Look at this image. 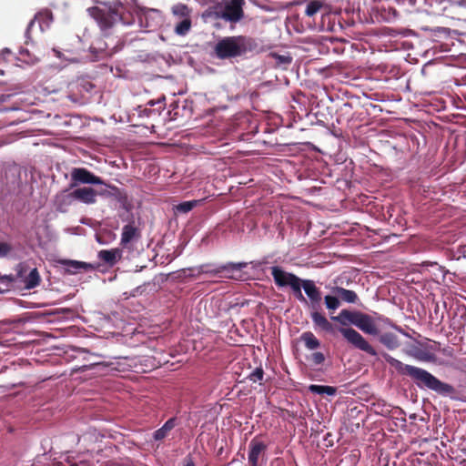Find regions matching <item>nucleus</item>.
<instances>
[{"mask_svg":"<svg viewBox=\"0 0 466 466\" xmlns=\"http://www.w3.org/2000/svg\"><path fill=\"white\" fill-rule=\"evenodd\" d=\"M299 340L304 343L305 348L309 350H315L321 345L319 339L311 331L303 332Z\"/></svg>","mask_w":466,"mask_h":466,"instance_id":"393cba45","label":"nucleus"},{"mask_svg":"<svg viewBox=\"0 0 466 466\" xmlns=\"http://www.w3.org/2000/svg\"><path fill=\"white\" fill-rule=\"evenodd\" d=\"M23 277V266L19 265L16 275H2L0 273V294L9 291L18 278Z\"/></svg>","mask_w":466,"mask_h":466,"instance_id":"6ab92c4d","label":"nucleus"},{"mask_svg":"<svg viewBox=\"0 0 466 466\" xmlns=\"http://www.w3.org/2000/svg\"><path fill=\"white\" fill-rule=\"evenodd\" d=\"M170 107L172 108V111L174 112V116H184L186 113L188 115L191 114V106L190 104L187 102V100H182V101H176L170 105Z\"/></svg>","mask_w":466,"mask_h":466,"instance_id":"bb28decb","label":"nucleus"},{"mask_svg":"<svg viewBox=\"0 0 466 466\" xmlns=\"http://www.w3.org/2000/svg\"><path fill=\"white\" fill-rule=\"evenodd\" d=\"M270 270L274 282L279 288L289 287L298 279H299V277H298L297 275L291 272L285 271L279 266H273L270 268Z\"/></svg>","mask_w":466,"mask_h":466,"instance_id":"f8f14e48","label":"nucleus"},{"mask_svg":"<svg viewBox=\"0 0 466 466\" xmlns=\"http://www.w3.org/2000/svg\"><path fill=\"white\" fill-rule=\"evenodd\" d=\"M332 293L338 295L343 301L347 303H356L358 295L355 291L336 286L332 289Z\"/></svg>","mask_w":466,"mask_h":466,"instance_id":"a878e982","label":"nucleus"},{"mask_svg":"<svg viewBox=\"0 0 466 466\" xmlns=\"http://www.w3.org/2000/svg\"><path fill=\"white\" fill-rule=\"evenodd\" d=\"M103 319L105 320V322H106L108 324L111 322V317L108 315H104Z\"/></svg>","mask_w":466,"mask_h":466,"instance_id":"8fccbe9b","label":"nucleus"},{"mask_svg":"<svg viewBox=\"0 0 466 466\" xmlns=\"http://www.w3.org/2000/svg\"><path fill=\"white\" fill-rule=\"evenodd\" d=\"M162 23L161 13L157 9H145L139 15V24L147 31H153Z\"/></svg>","mask_w":466,"mask_h":466,"instance_id":"9b49d317","label":"nucleus"},{"mask_svg":"<svg viewBox=\"0 0 466 466\" xmlns=\"http://www.w3.org/2000/svg\"><path fill=\"white\" fill-rule=\"evenodd\" d=\"M96 241H97L98 243H100V244H105V242H104V241H102L101 238H100L99 236H97V235L96 236Z\"/></svg>","mask_w":466,"mask_h":466,"instance_id":"603ef678","label":"nucleus"},{"mask_svg":"<svg viewBox=\"0 0 466 466\" xmlns=\"http://www.w3.org/2000/svg\"><path fill=\"white\" fill-rule=\"evenodd\" d=\"M264 370L261 367L256 368L249 375L248 379L250 381L256 383L263 380Z\"/></svg>","mask_w":466,"mask_h":466,"instance_id":"ea45409f","label":"nucleus"},{"mask_svg":"<svg viewBox=\"0 0 466 466\" xmlns=\"http://www.w3.org/2000/svg\"><path fill=\"white\" fill-rule=\"evenodd\" d=\"M81 223L86 225V220H84V219L81 220Z\"/></svg>","mask_w":466,"mask_h":466,"instance_id":"e2e57ef3","label":"nucleus"},{"mask_svg":"<svg viewBox=\"0 0 466 466\" xmlns=\"http://www.w3.org/2000/svg\"><path fill=\"white\" fill-rule=\"evenodd\" d=\"M137 235V228L134 225H132V224L125 225L122 228L121 245L122 246L127 245L135 238V237Z\"/></svg>","mask_w":466,"mask_h":466,"instance_id":"c756f323","label":"nucleus"},{"mask_svg":"<svg viewBox=\"0 0 466 466\" xmlns=\"http://www.w3.org/2000/svg\"><path fill=\"white\" fill-rule=\"evenodd\" d=\"M332 135H333L334 137H339L340 136L339 134H337V133H335V132H332Z\"/></svg>","mask_w":466,"mask_h":466,"instance_id":"13d9d810","label":"nucleus"},{"mask_svg":"<svg viewBox=\"0 0 466 466\" xmlns=\"http://www.w3.org/2000/svg\"><path fill=\"white\" fill-rule=\"evenodd\" d=\"M164 107V106H159L157 108H149L139 106L137 111L139 117H151L152 116H159Z\"/></svg>","mask_w":466,"mask_h":466,"instance_id":"2f4dec72","label":"nucleus"},{"mask_svg":"<svg viewBox=\"0 0 466 466\" xmlns=\"http://www.w3.org/2000/svg\"><path fill=\"white\" fill-rule=\"evenodd\" d=\"M339 296L335 294L333 295H326L324 297V303L326 308L330 310H336L340 306Z\"/></svg>","mask_w":466,"mask_h":466,"instance_id":"c9c22d12","label":"nucleus"},{"mask_svg":"<svg viewBox=\"0 0 466 466\" xmlns=\"http://www.w3.org/2000/svg\"><path fill=\"white\" fill-rule=\"evenodd\" d=\"M86 85H88V86H89L90 88H92V87H93V85H92L91 83H86Z\"/></svg>","mask_w":466,"mask_h":466,"instance_id":"052dcab7","label":"nucleus"},{"mask_svg":"<svg viewBox=\"0 0 466 466\" xmlns=\"http://www.w3.org/2000/svg\"><path fill=\"white\" fill-rule=\"evenodd\" d=\"M95 3L101 5L89 7L86 9L88 15L97 24L103 36H109L113 34V28L121 23L123 25L130 26L134 24V17L125 14V5L120 0L112 2H103L94 0Z\"/></svg>","mask_w":466,"mask_h":466,"instance_id":"f03ea898","label":"nucleus"},{"mask_svg":"<svg viewBox=\"0 0 466 466\" xmlns=\"http://www.w3.org/2000/svg\"><path fill=\"white\" fill-rule=\"evenodd\" d=\"M381 356L390 366L394 367L399 373L412 379L419 389L431 390L442 397L455 399V388L449 383L440 380L428 370L416 366L404 364L385 352L381 353Z\"/></svg>","mask_w":466,"mask_h":466,"instance_id":"f257e3e1","label":"nucleus"},{"mask_svg":"<svg viewBox=\"0 0 466 466\" xmlns=\"http://www.w3.org/2000/svg\"><path fill=\"white\" fill-rule=\"evenodd\" d=\"M200 200H189L179 203L175 207V209L178 213L187 214L191 211L195 207L198 205Z\"/></svg>","mask_w":466,"mask_h":466,"instance_id":"72a5a7b5","label":"nucleus"},{"mask_svg":"<svg viewBox=\"0 0 466 466\" xmlns=\"http://www.w3.org/2000/svg\"><path fill=\"white\" fill-rule=\"evenodd\" d=\"M276 64L279 66L287 67L292 62V57L289 55H279L277 53H270Z\"/></svg>","mask_w":466,"mask_h":466,"instance_id":"f704fd0d","label":"nucleus"},{"mask_svg":"<svg viewBox=\"0 0 466 466\" xmlns=\"http://www.w3.org/2000/svg\"><path fill=\"white\" fill-rule=\"evenodd\" d=\"M3 53H4V54H10V53H11V51H10L8 48H5V49L3 50Z\"/></svg>","mask_w":466,"mask_h":466,"instance_id":"5fc2aeb1","label":"nucleus"},{"mask_svg":"<svg viewBox=\"0 0 466 466\" xmlns=\"http://www.w3.org/2000/svg\"><path fill=\"white\" fill-rule=\"evenodd\" d=\"M324 394L328 396H334L337 393V389L332 386L324 385Z\"/></svg>","mask_w":466,"mask_h":466,"instance_id":"a18cd8bd","label":"nucleus"},{"mask_svg":"<svg viewBox=\"0 0 466 466\" xmlns=\"http://www.w3.org/2000/svg\"><path fill=\"white\" fill-rule=\"evenodd\" d=\"M76 201L74 192L69 189H65L58 192L54 200L56 210L60 213H66L68 211L69 207Z\"/></svg>","mask_w":466,"mask_h":466,"instance_id":"ddd939ff","label":"nucleus"},{"mask_svg":"<svg viewBox=\"0 0 466 466\" xmlns=\"http://www.w3.org/2000/svg\"><path fill=\"white\" fill-rule=\"evenodd\" d=\"M177 417H172L168 419L162 427L157 429L153 432L152 438L156 441H161L166 437H167L168 433L177 425Z\"/></svg>","mask_w":466,"mask_h":466,"instance_id":"aec40b11","label":"nucleus"},{"mask_svg":"<svg viewBox=\"0 0 466 466\" xmlns=\"http://www.w3.org/2000/svg\"><path fill=\"white\" fill-rule=\"evenodd\" d=\"M248 460L249 466H258L259 456L266 451L267 444L257 438H253L248 444Z\"/></svg>","mask_w":466,"mask_h":466,"instance_id":"2eb2a0df","label":"nucleus"},{"mask_svg":"<svg viewBox=\"0 0 466 466\" xmlns=\"http://www.w3.org/2000/svg\"><path fill=\"white\" fill-rule=\"evenodd\" d=\"M190 28H191V20H190V18L186 17L177 24L174 31L177 35L184 36L189 32Z\"/></svg>","mask_w":466,"mask_h":466,"instance_id":"473e14b6","label":"nucleus"},{"mask_svg":"<svg viewBox=\"0 0 466 466\" xmlns=\"http://www.w3.org/2000/svg\"><path fill=\"white\" fill-rule=\"evenodd\" d=\"M400 332H401L404 336H409L408 333L404 332L401 329H397Z\"/></svg>","mask_w":466,"mask_h":466,"instance_id":"6e6d98bb","label":"nucleus"},{"mask_svg":"<svg viewBox=\"0 0 466 466\" xmlns=\"http://www.w3.org/2000/svg\"><path fill=\"white\" fill-rule=\"evenodd\" d=\"M306 279H298L293 284L289 286L292 294L296 299H298L301 303H308L307 298L302 293V289L304 290V281Z\"/></svg>","mask_w":466,"mask_h":466,"instance_id":"c85d7f7f","label":"nucleus"},{"mask_svg":"<svg viewBox=\"0 0 466 466\" xmlns=\"http://www.w3.org/2000/svg\"><path fill=\"white\" fill-rule=\"evenodd\" d=\"M458 5H461V6H465L466 7V0H460V1H458Z\"/></svg>","mask_w":466,"mask_h":466,"instance_id":"3c124183","label":"nucleus"},{"mask_svg":"<svg viewBox=\"0 0 466 466\" xmlns=\"http://www.w3.org/2000/svg\"><path fill=\"white\" fill-rule=\"evenodd\" d=\"M22 266L24 270L25 267L24 265ZM20 279L24 284L25 289L28 290L36 288L41 281V277L36 268L30 269L26 276L23 275V277Z\"/></svg>","mask_w":466,"mask_h":466,"instance_id":"4be33fe9","label":"nucleus"},{"mask_svg":"<svg viewBox=\"0 0 466 466\" xmlns=\"http://www.w3.org/2000/svg\"><path fill=\"white\" fill-rule=\"evenodd\" d=\"M255 41L247 36H226L219 39L214 47V55L218 59H230L242 56L255 50Z\"/></svg>","mask_w":466,"mask_h":466,"instance_id":"7ed1b4c3","label":"nucleus"},{"mask_svg":"<svg viewBox=\"0 0 466 466\" xmlns=\"http://www.w3.org/2000/svg\"><path fill=\"white\" fill-rule=\"evenodd\" d=\"M112 365L110 362H104V361H94L91 362L88 365H83L78 368V370L80 371H86V370H94L95 373H102L104 372L107 368H109Z\"/></svg>","mask_w":466,"mask_h":466,"instance_id":"7c9ffc66","label":"nucleus"},{"mask_svg":"<svg viewBox=\"0 0 466 466\" xmlns=\"http://www.w3.org/2000/svg\"><path fill=\"white\" fill-rule=\"evenodd\" d=\"M306 279H298L293 284L289 286L292 294L296 299H298L301 303H308L307 298L302 293V289L304 290V281Z\"/></svg>","mask_w":466,"mask_h":466,"instance_id":"cd10ccee","label":"nucleus"},{"mask_svg":"<svg viewBox=\"0 0 466 466\" xmlns=\"http://www.w3.org/2000/svg\"><path fill=\"white\" fill-rule=\"evenodd\" d=\"M438 309H439V306H438V305H436V307H435V310H434V311H435V314H437V313H438Z\"/></svg>","mask_w":466,"mask_h":466,"instance_id":"bf43d9fd","label":"nucleus"},{"mask_svg":"<svg viewBox=\"0 0 466 466\" xmlns=\"http://www.w3.org/2000/svg\"><path fill=\"white\" fill-rule=\"evenodd\" d=\"M35 20L39 21L40 30L44 31L46 27L49 26V24L52 21V14L49 11H46L43 13H38L37 15H35V18L32 19L27 25V27L25 32V44H28L31 40L30 31L32 27L35 25Z\"/></svg>","mask_w":466,"mask_h":466,"instance_id":"dca6fc26","label":"nucleus"},{"mask_svg":"<svg viewBox=\"0 0 466 466\" xmlns=\"http://www.w3.org/2000/svg\"><path fill=\"white\" fill-rule=\"evenodd\" d=\"M243 5L244 0H230L226 4L217 2L207 7L203 11L201 17L206 23H212L218 19L237 23L244 16Z\"/></svg>","mask_w":466,"mask_h":466,"instance_id":"20e7f679","label":"nucleus"},{"mask_svg":"<svg viewBox=\"0 0 466 466\" xmlns=\"http://www.w3.org/2000/svg\"><path fill=\"white\" fill-rule=\"evenodd\" d=\"M306 360L314 366H319L324 363L326 357L324 353L320 351L313 352L310 355L306 356Z\"/></svg>","mask_w":466,"mask_h":466,"instance_id":"e433bc0d","label":"nucleus"},{"mask_svg":"<svg viewBox=\"0 0 466 466\" xmlns=\"http://www.w3.org/2000/svg\"><path fill=\"white\" fill-rule=\"evenodd\" d=\"M106 46L107 45L106 43L99 41L97 43V46H95V44L91 45L90 51L92 53H102V52L106 51Z\"/></svg>","mask_w":466,"mask_h":466,"instance_id":"37998d69","label":"nucleus"},{"mask_svg":"<svg viewBox=\"0 0 466 466\" xmlns=\"http://www.w3.org/2000/svg\"><path fill=\"white\" fill-rule=\"evenodd\" d=\"M184 466H195V463L192 461V459L189 458L188 461L186 462V464Z\"/></svg>","mask_w":466,"mask_h":466,"instance_id":"09e8293b","label":"nucleus"},{"mask_svg":"<svg viewBox=\"0 0 466 466\" xmlns=\"http://www.w3.org/2000/svg\"><path fill=\"white\" fill-rule=\"evenodd\" d=\"M451 328L458 333L464 329L466 325V305L457 300L451 306Z\"/></svg>","mask_w":466,"mask_h":466,"instance_id":"1a4fd4ad","label":"nucleus"},{"mask_svg":"<svg viewBox=\"0 0 466 466\" xmlns=\"http://www.w3.org/2000/svg\"><path fill=\"white\" fill-rule=\"evenodd\" d=\"M77 466H93V462L88 460H80L77 462H75Z\"/></svg>","mask_w":466,"mask_h":466,"instance_id":"49530a36","label":"nucleus"},{"mask_svg":"<svg viewBox=\"0 0 466 466\" xmlns=\"http://www.w3.org/2000/svg\"><path fill=\"white\" fill-rule=\"evenodd\" d=\"M76 200L86 204L92 205L96 202L98 191L89 187H76L73 190Z\"/></svg>","mask_w":466,"mask_h":466,"instance_id":"f3484780","label":"nucleus"},{"mask_svg":"<svg viewBox=\"0 0 466 466\" xmlns=\"http://www.w3.org/2000/svg\"><path fill=\"white\" fill-rule=\"evenodd\" d=\"M379 341L390 350H394L400 346L398 336L392 332L380 334Z\"/></svg>","mask_w":466,"mask_h":466,"instance_id":"b1692460","label":"nucleus"},{"mask_svg":"<svg viewBox=\"0 0 466 466\" xmlns=\"http://www.w3.org/2000/svg\"><path fill=\"white\" fill-rule=\"evenodd\" d=\"M12 246L6 242L0 241V258H5L12 251Z\"/></svg>","mask_w":466,"mask_h":466,"instance_id":"79ce46f5","label":"nucleus"},{"mask_svg":"<svg viewBox=\"0 0 466 466\" xmlns=\"http://www.w3.org/2000/svg\"><path fill=\"white\" fill-rule=\"evenodd\" d=\"M360 313V311L342 309L338 316H332L331 319L340 323L342 326H346L348 323L356 326Z\"/></svg>","mask_w":466,"mask_h":466,"instance_id":"412c9836","label":"nucleus"},{"mask_svg":"<svg viewBox=\"0 0 466 466\" xmlns=\"http://www.w3.org/2000/svg\"><path fill=\"white\" fill-rule=\"evenodd\" d=\"M339 333L354 349L360 350L372 357L378 355L376 350L369 343V341L357 330L352 328H339Z\"/></svg>","mask_w":466,"mask_h":466,"instance_id":"423d86ee","label":"nucleus"},{"mask_svg":"<svg viewBox=\"0 0 466 466\" xmlns=\"http://www.w3.org/2000/svg\"><path fill=\"white\" fill-rule=\"evenodd\" d=\"M248 266L246 262H228L227 264H221L218 266L214 265H202L200 270L203 273L216 276L220 273H227V277L237 279L234 276L235 273L240 272L243 268Z\"/></svg>","mask_w":466,"mask_h":466,"instance_id":"6e6552de","label":"nucleus"},{"mask_svg":"<svg viewBox=\"0 0 466 466\" xmlns=\"http://www.w3.org/2000/svg\"><path fill=\"white\" fill-rule=\"evenodd\" d=\"M304 292L308 298V305L311 309L310 318L315 326L322 330L332 333L334 331L333 325L327 319L325 316L319 312L321 306L322 295L320 289L316 286L312 279H305Z\"/></svg>","mask_w":466,"mask_h":466,"instance_id":"39448f33","label":"nucleus"},{"mask_svg":"<svg viewBox=\"0 0 466 466\" xmlns=\"http://www.w3.org/2000/svg\"><path fill=\"white\" fill-rule=\"evenodd\" d=\"M358 329L369 335H379V329L376 327L373 319L365 313L360 312L356 323Z\"/></svg>","mask_w":466,"mask_h":466,"instance_id":"a211bd4d","label":"nucleus"},{"mask_svg":"<svg viewBox=\"0 0 466 466\" xmlns=\"http://www.w3.org/2000/svg\"><path fill=\"white\" fill-rule=\"evenodd\" d=\"M163 106L162 105V100L161 99H158V100H149L147 103V106H150L149 108H151L152 106Z\"/></svg>","mask_w":466,"mask_h":466,"instance_id":"de8ad7c7","label":"nucleus"},{"mask_svg":"<svg viewBox=\"0 0 466 466\" xmlns=\"http://www.w3.org/2000/svg\"><path fill=\"white\" fill-rule=\"evenodd\" d=\"M60 264L70 274H77L81 271L91 272L96 269L93 264L78 260L63 259L60 261Z\"/></svg>","mask_w":466,"mask_h":466,"instance_id":"4468645a","label":"nucleus"},{"mask_svg":"<svg viewBox=\"0 0 466 466\" xmlns=\"http://www.w3.org/2000/svg\"><path fill=\"white\" fill-rule=\"evenodd\" d=\"M320 7L321 3L319 1H311L310 3L308 4L305 13L308 16H313L318 13Z\"/></svg>","mask_w":466,"mask_h":466,"instance_id":"4c0bfd02","label":"nucleus"},{"mask_svg":"<svg viewBox=\"0 0 466 466\" xmlns=\"http://www.w3.org/2000/svg\"><path fill=\"white\" fill-rule=\"evenodd\" d=\"M69 98H70L72 101H74V98H73V96H69Z\"/></svg>","mask_w":466,"mask_h":466,"instance_id":"0e129e2a","label":"nucleus"},{"mask_svg":"<svg viewBox=\"0 0 466 466\" xmlns=\"http://www.w3.org/2000/svg\"><path fill=\"white\" fill-rule=\"evenodd\" d=\"M8 96H5V95H2V96H0V100L4 102V101H5V100H6V97H8Z\"/></svg>","mask_w":466,"mask_h":466,"instance_id":"864d4df0","label":"nucleus"},{"mask_svg":"<svg viewBox=\"0 0 466 466\" xmlns=\"http://www.w3.org/2000/svg\"><path fill=\"white\" fill-rule=\"evenodd\" d=\"M85 184L102 185L105 181L85 167H73L70 171L69 189Z\"/></svg>","mask_w":466,"mask_h":466,"instance_id":"0eeeda50","label":"nucleus"},{"mask_svg":"<svg viewBox=\"0 0 466 466\" xmlns=\"http://www.w3.org/2000/svg\"><path fill=\"white\" fill-rule=\"evenodd\" d=\"M101 186H104L105 187L98 191L99 196L114 198L120 204L123 208L128 209V197L124 189L119 188L114 185L106 184V182Z\"/></svg>","mask_w":466,"mask_h":466,"instance_id":"9d476101","label":"nucleus"},{"mask_svg":"<svg viewBox=\"0 0 466 466\" xmlns=\"http://www.w3.org/2000/svg\"><path fill=\"white\" fill-rule=\"evenodd\" d=\"M19 55L21 56V60L27 64H35L37 62V58L32 56L26 48L21 47L19 50Z\"/></svg>","mask_w":466,"mask_h":466,"instance_id":"58836bf2","label":"nucleus"},{"mask_svg":"<svg viewBox=\"0 0 466 466\" xmlns=\"http://www.w3.org/2000/svg\"><path fill=\"white\" fill-rule=\"evenodd\" d=\"M173 14L179 16H187L188 15V8L186 5L178 4L173 6L172 8Z\"/></svg>","mask_w":466,"mask_h":466,"instance_id":"a19ab883","label":"nucleus"},{"mask_svg":"<svg viewBox=\"0 0 466 466\" xmlns=\"http://www.w3.org/2000/svg\"><path fill=\"white\" fill-rule=\"evenodd\" d=\"M228 228H229V229H230L231 231H233V230H234V227H233L232 223H230V224L228 225Z\"/></svg>","mask_w":466,"mask_h":466,"instance_id":"4d7b16f0","label":"nucleus"},{"mask_svg":"<svg viewBox=\"0 0 466 466\" xmlns=\"http://www.w3.org/2000/svg\"><path fill=\"white\" fill-rule=\"evenodd\" d=\"M122 252L118 248L102 249L98 252L97 257L109 266H114L121 258Z\"/></svg>","mask_w":466,"mask_h":466,"instance_id":"5701e85b","label":"nucleus"},{"mask_svg":"<svg viewBox=\"0 0 466 466\" xmlns=\"http://www.w3.org/2000/svg\"><path fill=\"white\" fill-rule=\"evenodd\" d=\"M323 390H324V385L311 384L309 386V390L314 394L323 395L324 394Z\"/></svg>","mask_w":466,"mask_h":466,"instance_id":"c03bdc74","label":"nucleus"},{"mask_svg":"<svg viewBox=\"0 0 466 466\" xmlns=\"http://www.w3.org/2000/svg\"><path fill=\"white\" fill-rule=\"evenodd\" d=\"M267 259L265 258L263 261L260 262V264H264V263H267Z\"/></svg>","mask_w":466,"mask_h":466,"instance_id":"680f3d73","label":"nucleus"}]
</instances>
